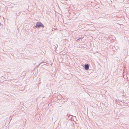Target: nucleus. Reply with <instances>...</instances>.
Returning <instances> with one entry per match:
<instances>
[{
    "label": "nucleus",
    "mask_w": 129,
    "mask_h": 129,
    "mask_svg": "<svg viewBox=\"0 0 129 129\" xmlns=\"http://www.w3.org/2000/svg\"><path fill=\"white\" fill-rule=\"evenodd\" d=\"M89 69V64L86 63L84 65V69L86 70H88Z\"/></svg>",
    "instance_id": "nucleus-2"
},
{
    "label": "nucleus",
    "mask_w": 129,
    "mask_h": 129,
    "mask_svg": "<svg viewBox=\"0 0 129 129\" xmlns=\"http://www.w3.org/2000/svg\"><path fill=\"white\" fill-rule=\"evenodd\" d=\"M1 25V23H0V25Z\"/></svg>",
    "instance_id": "nucleus-7"
},
{
    "label": "nucleus",
    "mask_w": 129,
    "mask_h": 129,
    "mask_svg": "<svg viewBox=\"0 0 129 129\" xmlns=\"http://www.w3.org/2000/svg\"><path fill=\"white\" fill-rule=\"evenodd\" d=\"M118 6L117 5H116V7H115V6L114 5L113 6V7H114L115 8H118Z\"/></svg>",
    "instance_id": "nucleus-4"
},
{
    "label": "nucleus",
    "mask_w": 129,
    "mask_h": 129,
    "mask_svg": "<svg viewBox=\"0 0 129 129\" xmlns=\"http://www.w3.org/2000/svg\"><path fill=\"white\" fill-rule=\"evenodd\" d=\"M20 12H19L18 13H17L16 14L18 16L20 15Z\"/></svg>",
    "instance_id": "nucleus-5"
},
{
    "label": "nucleus",
    "mask_w": 129,
    "mask_h": 129,
    "mask_svg": "<svg viewBox=\"0 0 129 129\" xmlns=\"http://www.w3.org/2000/svg\"><path fill=\"white\" fill-rule=\"evenodd\" d=\"M44 27V26L43 24L41 22L39 21L37 22L35 26V27L37 28H40L41 27L43 28Z\"/></svg>",
    "instance_id": "nucleus-1"
},
{
    "label": "nucleus",
    "mask_w": 129,
    "mask_h": 129,
    "mask_svg": "<svg viewBox=\"0 0 129 129\" xmlns=\"http://www.w3.org/2000/svg\"><path fill=\"white\" fill-rule=\"evenodd\" d=\"M83 38L82 37L78 39L77 40H76V41H77V42H78L79 41H80Z\"/></svg>",
    "instance_id": "nucleus-3"
},
{
    "label": "nucleus",
    "mask_w": 129,
    "mask_h": 129,
    "mask_svg": "<svg viewBox=\"0 0 129 129\" xmlns=\"http://www.w3.org/2000/svg\"><path fill=\"white\" fill-rule=\"evenodd\" d=\"M41 64V63L39 64V65L37 66V67H38Z\"/></svg>",
    "instance_id": "nucleus-6"
}]
</instances>
